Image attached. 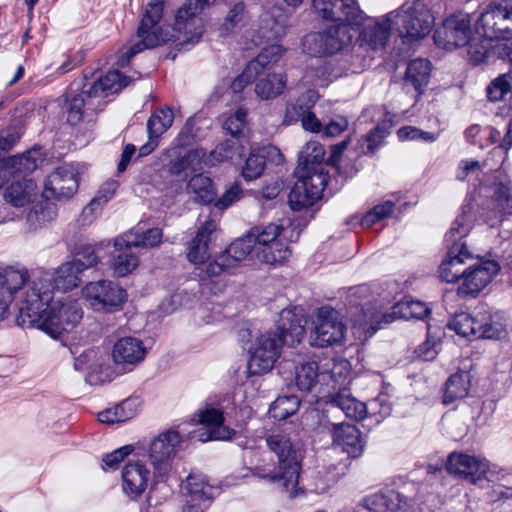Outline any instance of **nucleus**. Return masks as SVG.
Segmentation results:
<instances>
[{
    "label": "nucleus",
    "mask_w": 512,
    "mask_h": 512,
    "mask_svg": "<svg viewBox=\"0 0 512 512\" xmlns=\"http://www.w3.org/2000/svg\"><path fill=\"white\" fill-rule=\"evenodd\" d=\"M28 279L24 266L0 268V321L8 317L15 302L21 325L34 326L55 339L72 332L84 315L79 301L70 295L55 298L47 274Z\"/></svg>",
    "instance_id": "1"
},
{
    "label": "nucleus",
    "mask_w": 512,
    "mask_h": 512,
    "mask_svg": "<svg viewBox=\"0 0 512 512\" xmlns=\"http://www.w3.org/2000/svg\"><path fill=\"white\" fill-rule=\"evenodd\" d=\"M185 489L187 494L183 512H204L217 492L216 487L200 473H193L187 477Z\"/></svg>",
    "instance_id": "26"
},
{
    "label": "nucleus",
    "mask_w": 512,
    "mask_h": 512,
    "mask_svg": "<svg viewBox=\"0 0 512 512\" xmlns=\"http://www.w3.org/2000/svg\"><path fill=\"white\" fill-rule=\"evenodd\" d=\"M448 328L457 335L470 339L476 338L477 331L480 328L478 320L468 313H459L455 315L448 323Z\"/></svg>",
    "instance_id": "52"
},
{
    "label": "nucleus",
    "mask_w": 512,
    "mask_h": 512,
    "mask_svg": "<svg viewBox=\"0 0 512 512\" xmlns=\"http://www.w3.org/2000/svg\"><path fill=\"white\" fill-rule=\"evenodd\" d=\"M299 405L300 401L297 396H281L271 404L269 413L276 420H284L295 414Z\"/></svg>",
    "instance_id": "54"
},
{
    "label": "nucleus",
    "mask_w": 512,
    "mask_h": 512,
    "mask_svg": "<svg viewBox=\"0 0 512 512\" xmlns=\"http://www.w3.org/2000/svg\"><path fill=\"white\" fill-rule=\"evenodd\" d=\"M393 24L388 21V14L381 19H370L367 15L355 35L354 43L365 49L383 48L389 38Z\"/></svg>",
    "instance_id": "28"
},
{
    "label": "nucleus",
    "mask_w": 512,
    "mask_h": 512,
    "mask_svg": "<svg viewBox=\"0 0 512 512\" xmlns=\"http://www.w3.org/2000/svg\"><path fill=\"white\" fill-rule=\"evenodd\" d=\"M98 262L96 250L91 245L83 246L75 253L71 261L61 264L55 271V285L57 288L69 291L76 288L81 279V274Z\"/></svg>",
    "instance_id": "18"
},
{
    "label": "nucleus",
    "mask_w": 512,
    "mask_h": 512,
    "mask_svg": "<svg viewBox=\"0 0 512 512\" xmlns=\"http://www.w3.org/2000/svg\"><path fill=\"white\" fill-rule=\"evenodd\" d=\"M465 209L466 206L463 208L462 215L456 219V221L451 225L449 231L446 233V241L448 243H452V246L456 245L460 247L463 242L457 243V241L466 237L473 226V219L470 215H467Z\"/></svg>",
    "instance_id": "55"
},
{
    "label": "nucleus",
    "mask_w": 512,
    "mask_h": 512,
    "mask_svg": "<svg viewBox=\"0 0 512 512\" xmlns=\"http://www.w3.org/2000/svg\"><path fill=\"white\" fill-rule=\"evenodd\" d=\"M440 346L441 336L429 328L426 341L416 350L417 356L425 361L434 360L439 353Z\"/></svg>",
    "instance_id": "61"
},
{
    "label": "nucleus",
    "mask_w": 512,
    "mask_h": 512,
    "mask_svg": "<svg viewBox=\"0 0 512 512\" xmlns=\"http://www.w3.org/2000/svg\"><path fill=\"white\" fill-rule=\"evenodd\" d=\"M313 8L322 18L338 23L335 27L353 32H358L366 18L357 0H313Z\"/></svg>",
    "instance_id": "12"
},
{
    "label": "nucleus",
    "mask_w": 512,
    "mask_h": 512,
    "mask_svg": "<svg viewBox=\"0 0 512 512\" xmlns=\"http://www.w3.org/2000/svg\"><path fill=\"white\" fill-rule=\"evenodd\" d=\"M303 315L294 309H283L278 320V333L258 329L241 330L239 337L248 354L247 373L250 376L269 372L280 356L282 344L294 346L304 336Z\"/></svg>",
    "instance_id": "2"
},
{
    "label": "nucleus",
    "mask_w": 512,
    "mask_h": 512,
    "mask_svg": "<svg viewBox=\"0 0 512 512\" xmlns=\"http://www.w3.org/2000/svg\"><path fill=\"white\" fill-rule=\"evenodd\" d=\"M395 204L390 200H386L378 205H375L369 210L362 218V225L371 227L379 221L390 217L394 211Z\"/></svg>",
    "instance_id": "59"
},
{
    "label": "nucleus",
    "mask_w": 512,
    "mask_h": 512,
    "mask_svg": "<svg viewBox=\"0 0 512 512\" xmlns=\"http://www.w3.org/2000/svg\"><path fill=\"white\" fill-rule=\"evenodd\" d=\"M482 26L485 34L501 40L512 39V3L491 2L482 12Z\"/></svg>",
    "instance_id": "21"
},
{
    "label": "nucleus",
    "mask_w": 512,
    "mask_h": 512,
    "mask_svg": "<svg viewBox=\"0 0 512 512\" xmlns=\"http://www.w3.org/2000/svg\"><path fill=\"white\" fill-rule=\"evenodd\" d=\"M286 28L287 15L283 8L278 6L265 8L251 41L254 45H258L264 41L276 40L286 34Z\"/></svg>",
    "instance_id": "27"
},
{
    "label": "nucleus",
    "mask_w": 512,
    "mask_h": 512,
    "mask_svg": "<svg viewBox=\"0 0 512 512\" xmlns=\"http://www.w3.org/2000/svg\"><path fill=\"white\" fill-rule=\"evenodd\" d=\"M39 195V187L35 180L23 178L9 183L3 191L6 204L22 208L32 204Z\"/></svg>",
    "instance_id": "31"
},
{
    "label": "nucleus",
    "mask_w": 512,
    "mask_h": 512,
    "mask_svg": "<svg viewBox=\"0 0 512 512\" xmlns=\"http://www.w3.org/2000/svg\"><path fill=\"white\" fill-rule=\"evenodd\" d=\"M186 191L196 202L208 204L216 199V188L213 180L202 173L192 176L187 184Z\"/></svg>",
    "instance_id": "42"
},
{
    "label": "nucleus",
    "mask_w": 512,
    "mask_h": 512,
    "mask_svg": "<svg viewBox=\"0 0 512 512\" xmlns=\"http://www.w3.org/2000/svg\"><path fill=\"white\" fill-rule=\"evenodd\" d=\"M147 353L148 348L141 339L125 336L114 343L111 357L117 367L130 372L143 363Z\"/></svg>",
    "instance_id": "23"
},
{
    "label": "nucleus",
    "mask_w": 512,
    "mask_h": 512,
    "mask_svg": "<svg viewBox=\"0 0 512 512\" xmlns=\"http://www.w3.org/2000/svg\"><path fill=\"white\" fill-rule=\"evenodd\" d=\"M324 155V147L319 142H308L300 152L297 169L304 172L313 173L315 168L321 167V169L327 175L326 167L322 163Z\"/></svg>",
    "instance_id": "44"
},
{
    "label": "nucleus",
    "mask_w": 512,
    "mask_h": 512,
    "mask_svg": "<svg viewBox=\"0 0 512 512\" xmlns=\"http://www.w3.org/2000/svg\"><path fill=\"white\" fill-rule=\"evenodd\" d=\"M286 83L287 77L284 73L268 74L256 83L255 93L263 100L273 99L283 93Z\"/></svg>",
    "instance_id": "47"
},
{
    "label": "nucleus",
    "mask_w": 512,
    "mask_h": 512,
    "mask_svg": "<svg viewBox=\"0 0 512 512\" xmlns=\"http://www.w3.org/2000/svg\"><path fill=\"white\" fill-rule=\"evenodd\" d=\"M332 445L346 453L349 457L357 458L362 455L365 441L356 426L348 423L333 424L331 427Z\"/></svg>",
    "instance_id": "30"
},
{
    "label": "nucleus",
    "mask_w": 512,
    "mask_h": 512,
    "mask_svg": "<svg viewBox=\"0 0 512 512\" xmlns=\"http://www.w3.org/2000/svg\"><path fill=\"white\" fill-rule=\"evenodd\" d=\"M492 205L499 214L510 213L512 211V189L506 185H499L495 189Z\"/></svg>",
    "instance_id": "64"
},
{
    "label": "nucleus",
    "mask_w": 512,
    "mask_h": 512,
    "mask_svg": "<svg viewBox=\"0 0 512 512\" xmlns=\"http://www.w3.org/2000/svg\"><path fill=\"white\" fill-rule=\"evenodd\" d=\"M446 469L450 474H454L470 483L474 484L478 480L476 474L479 470V462L474 456L453 452L448 457Z\"/></svg>",
    "instance_id": "36"
},
{
    "label": "nucleus",
    "mask_w": 512,
    "mask_h": 512,
    "mask_svg": "<svg viewBox=\"0 0 512 512\" xmlns=\"http://www.w3.org/2000/svg\"><path fill=\"white\" fill-rule=\"evenodd\" d=\"M285 49L278 43L265 47L256 58L250 61V70L256 67L262 72L266 67L277 63L284 55Z\"/></svg>",
    "instance_id": "56"
},
{
    "label": "nucleus",
    "mask_w": 512,
    "mask_h": 512,
    "mask_svg": "<svg viewBox=\"0 0 512 512\" xmlns=\"http://www.w3.org/2000/svg\"><path fill=\"white\" fill-rule=\"evenodd\" d=\"M216 0H187L179 8L175 17V30L182 33L185 40L197 42L204 32L203 10Z\"/></svg>",
    "instance_id": "19"
},
{
    "label": "nucleus",
    "mask_w": 512,
    "mask_h": 512,
    "mask_svg": "<svg viewBox=\"0 0 512 512\" xmlns=\"http://www.w3.org/2000/svg\"><path fill=\"white\" fill-rule=\"evenodd\" d=\"M255 256V245L249 233L233 241L224 252L209 262L205 271V278L220 276L222 273L237 266L251 254Z\"/></svg>",
    "instance_id": "20"
},
{
    "label": "nucleus",
    "mask_w": 512,
    "mask_h": 512,
    "mask_svg": "<svg viewBox=\"0 0 512 512\" xmlns=\"http://www.w3.org/2000/svg\"><path fill=\"white\" fill-rule=\"evenodd\" d=\"M206 167L205 151L192 149L170 162L168 172L172 176H184L202 170Z\"/></svg>",
    "instance_id": "37"
},
{
    "label": "nucleus",
    "mask_w": 512,
    "mask_h": 512,
    "mask_svg": "<svg viewBox=\"0 0 512 512\" xmlns=\"http://www.w3.org/2000/svg\"><path fill=\"white\" fill-rule=\"evenodd\" d=\"M397 136L400 141H422L432 143L438 139V133L423 131L414 126H404L398 129Z\"/></svg>",
    "instance_id": "62"
},
{
    "label": "nucleus",
    "mask_w": 512,
    "mask_h": 512,
    "mask_svg": "<svg viewBox=\"0 0 512 512\" xmlns=\"http://www.w3.org/2000/svg\"><path fill=\"white\" fill-rule=\"evenodd\" d=\"M471 374L469 371L461 370L447 380L443 394V403L448 405L464 398L469 391Z\"/></svg>",
    "instance_id": "43"
},
{
    "label": "nucleus",
    "mask_w": 512,
    "mask_h": 512,
    "mask_svg": "<svg viewBox=\"0 0 512 512\" xmlns=\"http://www.w3.org/2000/svg\"><path fill=\"white\" fill-rule=\"evenodd\" d=\"M266 442L278 458L279 471L272 479L289 497L295 496L301 469V450L294 447L290 439L281 433L270 435Z\"/></svg>",
    "instance_id": "6"
},
{
    "label": "nucleus",
    "mask_w": 512,
    "mask_h": 512,
    "mask_svg": "<svg viewBox=\"0 0 512 512\" xmlns=\"http://www.w3.org/2000/svg\"><path fill=\"white\" fill-rule=\"evenodd\" d=\"M142 408V400L138 397H129L119 404L98 413V420L105 424H116L134 418Z\"/></svg>",
    "instance_id": "34"
},
{
    "label": "nucleus",
    "mask_w": 512,
    "mask_h": 512,
    "mask_svg": "<svg viewBox=\"0 0 512 512\" xmlns=\"http://www.w3.org/2000/svg\"><path fill=\"white\" fill-rule=\"evenodd\" d=\"M192 420L206 429L197 435L201 442L230 440L234 435V430L224 425L223 412L216 407L206 405L200 408Z\"/></svg>",
    "instance_id": "24"
},
{
    "label": "nucleus",
    "mask_w": 512,
    "mask_h": 512,
    "mask_svg": "<svg viewBox=\"0 0 512 512\" xmlns=\"http://www.w3.org/2000/svg\"><path fill=\"white\" fill-rule=\"evenodd\" d=\"M182 442V437L176 430H166L156 436L147 449L137 451L147 453L146 460L154 469L155 477H165L172 469V459L175 457Z\"/></svg>",
    "instance_id": "13"
},
{
    "label": "nucleus",
    "mask_w": 512,
    "mask_h": 512,
    "mask_svg": "<svg viewBox=\"0 0 512 512\" xmlns=\"http://www.w3.org/2000/svg\"><path fill=\"white\" fill-rule=\"evenodd\" d=\"M76 370L86 375L90 384L109 382L114 378V372L108 363L107 356L99 349H88L75 360Z\"/></svg>",
    "instance_id": "22"
},
{
    "label": "nucleus",
    "mask_w": 512,
    "mask_h": 512,
    "mask_svg": "<svg viewBox=\"0 0 512 512\" xmlns=\"http://www.w3.org/2000/svg\"><path fill=\"white\" fill-rule=\"evenodd\" d=\"M162 12L163 0H152L147 4L137 31L140 41L120 50V56L117 60L120 67L126 66L133 56L144 49L154 48L174 38V35L169 31H164L162 27L157 26L162 17Z\"/></svg>",
    "instance_id": "5"
},
{
    "label": "nucleus",
    "mask_w": 512,
    "mask_h": 512,
    "mask_svg": "<svg viewBox=\"0 0 512 512\" xmlns=\"http://www.w3.org/2000/svg\"><path fill=\"white\" fill-rule=\"evenodd\" d=\"M83 166L64 164L57 167L45 179L42 195L46 199L64 200L71 198L78 190Z\"/></svg>",
    "instance_id": "16"
},
{
    "label": "nucleus",
    "mask_w": 512,
    "mask_h": 512,
    "mask_svg": "<svg viewBox=\"0 0 512 512\" xmlns=\"http://www.w3.org/2000/svg\"><path fill=\"white\" fill-rule=\"evenodd\" d=\"M118 186L119 183L116 180L109 179L105 181L100 186L95 197L83 209L82 217L90 218V220H92V218H94L101 211L103 206L113 198Z\"/></svg>",
    "instance_id": "48"
},
{
    "label": "nucleus",
    "mask_w": 512,
    "mask_h": 512,
    "mask_svg": "<svg viewBox=\"0 0 512 512\" xmlns=\"http://www.w3.org/2000/svg\"><path fill=\"white\" fill-rule=\"evenodd\" d=\"M299 175L289 194L290 207L295 210L313 205L321 198L328 176L321 167L315 168L313 173L297 169Z\"/></svg>",
    "instance_id": "15"
},
{
    "label": "nucleus",
    "mask_w": 512,
    "mask_h": 512,
    "mask_svg": "<svg viewBox=\"0 0 512 512\" xmlns=\"http://www.w3.org/2000/svg\"><path fill=\"white\" fill-rule=\"evenodd\" d=\"M38 155V151L32 150L21 156H14L3 160L0 163V186L3 183L5 173L9 170L23 173L35 170L38 165Z\"/></svg>",
    "instance_id": "45"
},
{
    "label": "nucleus",
    "mask_w": 512,
    "mask_h": 512,
    "mask_svg": "<svg viewBox=\"0 0 512 512\" xmlns=\"http://www.w3.org/2000/svg\"><path fill=\"white\" fill-rule=\"evenodd\" d=\"M335 77L332 76L331 67L329 65H321L310 68L305 75L306 82L318 87H327L333 82Z\"/></svg>",
    "instance_id": "63"
},
{
    "label": "nucleus",
    "mask_w": 512,
    "mask_h": 512,
    "mask_svg": "<svg viewBox=\"0 0 512 512\" xmlns=\"http://www.w3.org/2000/svg\"><path fill=\"white\" fill-rule=\"evenodd\" d=\"M322 385L331 386L333 390L346 389L351 377V364L346 359H330L321 368Z\"/></svg>",
    "instance_id": "33"
},
{
    "label": "nucleus",
    "mask_w": 512,
    "mask_h": 512,
    "mask_svg": "<svg viewBox=\"0 0 512 512\" xmlns=\"http://www.w3.org/2000/svg\"><path fill=\"white\" fill-rule=\"evenodd\" d=\"M56 217V206L52 203H46L44 206L30 211L27 216V221L32 229H37L51 222Z\"/></svg>",
    "instance_id": "58"
},
{
    "label": "nucleus",
    "mask_w": 512,
    "mask_h": 512,
    "mask_svg": "<svg viewBox=\"0 0 512 512\" xmlns=\"http://www.w3.org/2000/svg\"><path fill=\"white\" fill-rule=\"evenodd\" d=\"M299 175L289 194L290 207L295 210L313 205L321 198L328 176L321 167L315 168L313 173L297 169Z\"/></svg>",
    "instance_id": "14"
},
{
    "label": "nucleus",
    "mask_w": 512,
    "mask_h": 512,
    "mask_svg": "<svg viewBox=\"0 0 512 512\" xmlns=\"http://www.w3.org/2000/svg\"><path fill=\"white\" fill-rule=\"evenodd\" d=\"M507 335V319L501 312H494L482 319V338L502 339Z\"/></svg>",
    "instance_id": "50"
},
{
    "label": "nucleus",
    "mask_w": 512,
    "mask_h": 512,
    "mask_svg": "<svg viewBox=\"0 0 512 512\" xmlns=\"http://www.w3.org/2000/svg\"><path fill=\"white\" fill-rule=\"evenodd\" d=\"M271 157L276 164L283 162L282 153L276 147H267L252 151L242 167V176L245 180H253L261 176L265 168V157Z\"/></svg>",
    "instance_id": "35"
},
{
    "label": "nucleus",
    "mask_w": 512,
    "mask_h": 512,
    "mask_svg": "<svg viewBox=\"0 0 512 512\" xmlns=\"http://www.w3.org/2000/svg\"><path fill=\"white\" fill-rule=\"evenodd\" d=\"M347 327L342 316L334 309L324 307L314 315L310 333V344L314 347L343 345Z\"/></svg>",
    "instance_id": "10"
},
{
    "label": "nucleus",
    "mask_w": 512,
    "mask_h": 512,
    "mask_svg": "<svg viewBox=\"0 0 512 512\" xmlns=\"http://www.w3.org/2000/svg\"><path fill=\"white\" fill-rule=\"evenodd\" d=\"M162 236V231L159 228H152L142 233L130 231L116 238L115 245L117 247L153 248L161 243Z\"/></svg>",
    "instance_id": "41"
},
{
    "label": "nucleus",
    "mask_w": 512,
    "mask_h": 512,
    "mask_svg": "<svg viewBox=\"0 0 512 512\" xmlns=\"http://www.w3.org/2000/svg\"><path fill=\"white\" fill-rule=\"evenodd\" d=\"M217 223L213 220L205 221L197 231L196 236L192 239L189 244L187 251V260L193 265L200 267L205 265L207 267V261L211 257V244L216 239ZM202 269L199 273V277L204 280V271ZM210 278H205L209 280Z\"/></svg>",
    "instance_id": "25"
},
{
    "label": "nucleus",
    "mask_w": 512,
    "mask_h": 512,
    "mask_svg": "<svg viewBox=\"0 0 512 512\" xmlns=\"http://www.w3.org/2000/svg\"><path fill=\"white\" fill-rule=\"evenodd\" d=\"M281 224L270 223L252 228L248 233L255 245V258L261 264L276 266L290 257V250L281 241Z\"/></svg>",
    "instance_id": "8"
},
{
    "label": "nucleus",
    "mask_w": 512,
    "mask_h": 512,
    "mask_svg": "<svg viewBox=\"0 0 512 512\" xmlns=\"http://www.w3.org/2000/svg\"><path fill=\"white\" fill-rule=\"evenodd\" d=\"M321 370L311 358L301 357L295 364V384L302 391H311L318 383L322 384Z\"/></svg>",
    "instance_id": "38"
},
{
    "label": "nucleus",
    "mask_w": 512,
    "mask_h": 512,
    "mask_svg": "<svg viewBox=\"0 0 512 512\" xmlns=\"http://www.w3.org/2000/svg\"><path fill=\"white\" fill-rule=\"evenodd\" d=\"M357 32L345 27H329L323 32L307 34L302 41L303 51L312 56L333 55L350 48Z\"/></svg>",
    "instance_id": "11"
},
{
    "label": "nucleus",
    "mask_w": 512,
    "mask_h": 512,
    "mask_svg": "<svg viewBox=\"0 0 512 512\" xmlns=\"http://www.w3.org/2000/svg\"><path fill=\"white\" fill-rule=\"evenodd\" d=\"M174 114L170 108H161L156 110L147 122L148 133L151 136L158 138L167 129H169L173 123Z\"/></svg>",
    "instance_id": "53"
},
{
    "label": "nucleus",
    "mask_w": 512,
    "mask_h": 512,
    "mask_svg": "<svg viewBox=\"0 0 512 512\" xmlns=\"http://www.w3.org/2000/svg\"><path fill=\"white\" fill-rule=\"evenodd\" d=\"M431 65L426 59L412 60L406 70V81L419 91L428 83Z\"/></svg>",
    "instance_id": "49"
},
{
    "label": "nucleus",
    "mask_w": 512,
    "mask_h": 512,
    "mask_svg": "<svg viewBox=\"0 0 512 512\" xmlns=\"http://www.w3.org/2000/svg\"><path fill=\"white\" fill-rule=\"evenodd\" d=\"M81 296L89 309L99 313L121 310L128 298L126 290L118 283L104 279L86 283Z\"/></svg>",
    "instance_id": "9"
},
{
    "label": "nucleus",
    "mask_w": 512,
    "mask_h": 512,
    "mask_svg": "<svg viewBox=\"0 0 512 512\" xmlns=\"http://www.w3.org/2000/svg\"><path fill=\"white\" fill-rule=\"evenodd\" d=\"M489 140L492 144L499 143V146L494 148L493 153L498 156L499 163H503L508 150L512 147V121L507 124L504 134L491 128Z\"/></svg>",
    "instance_id": "57"
},
{
    "label": "nucleus",
    "mask_w": 512,
    "mask_h": 512,
    "mask_svg": "<svg viewBox=\"0 0 512 512\" xmlns=\"http://www.w3.org/2000/svg\"><path fill=\"white\" fill-rule=\"evenodd\" d=\"M327 398V402L340 408L348 418L359 421L366 417V404L353 397L347 389L330 394Z\"/></svg>",
    "instance_id": "40"
},
{
    "label": "nucleus",
    "mask_w": 512,
    "mask_h": 512,
    "mask_svg": "<svg viewBox=\"0 0 512 512\" xmlns=\"http://www.w3.org/2000/svg\"><path fill=\"white\" fill-rule=\"evenodd\" d=\"M461 284L458 294L462 296L477 297L480 292V264L477 262L464 269L460 274Z\"/></svg>",
    "instance_id": "51"
},
{
    "label": "nucleus",
    "mask_w": 512,
    "mask_h": 512,
    "mask_svg": "<svg viewBox=\"0 0 512 512\" xmlns=\"http://www.w3.org/2000/svg\"><path fill=\"white\" fill-rule=\"evenodd\" d=\"M133 247H117L114 244V255L110 267L114 275L125 277L132 273L139 265L138 257L131 252Z\"/></svg>",
    "instance_id": "46"
},
{
    "label": "nucleus",
    "mask_w": 512,
    "mask_h": 512,
    "mask_svg": "<svg viewBox=\"0 0 512 512\" xmlns=\"http://www.w3.org/2000/svg\"><path fill=\"white\" fill-rule=\"evenodd\" d=\"M388 21L402 38L410 41L426 37L434 23L429 8L421 0L406 2L391 11L388 13Z\"/></svg>",
    "instance_id": "7"
},
{
    "label": "nucleus",
    "mask_w": 512,
    "mask_h": 512,
    "mask_svg": "<svg viewBox=\"0 0 512 512\" xmlns=\"http://www.w3.org/2000/svg\"><path fill=\"white\" fill-rule=\"evenodd\" d=\"M129 84L127 77L121 76L118 71H110L101 77L97 82L90 84L85 89L89 98H104L110 94L117 93Z\"/></svg>",
    "instance_id": "39"
},
{
    "label": "nucleus",
    "mask_w": 512,
    "mask_h": 512,
    "mask_svg": "<svg viewBox=\"0 0 512 512\" xmlns=\"http://www.w3.org/2000/svg\"><path fill=\"white\" fill-rule=\"evenodd\" d=\"M480 16L458 13L448 17L434 33L435 44L446 50L466 47L467 60L474 66L480 63Z\"/></svg>",
    "instance_id": "3"
},
{
    "label": "nucleus",
    "mask_w": 512,
    "mask_h": 512,
    "mask_svg": "<svg viewBox=\"0 0 512 512\" xmlns=\"http://www.w3.org/2000/svg\"><path fill=\"white\" fill-rule=\"evenodd\" d=\"M429 312L430 309L425 303L412 299L398 302L390 312H379L367 308L360 318L354 320V334L359 340L365 341L382 325L389 324L396 319H424Z\"/></svg>",
    "instance_id": "4"
},
{
    "label": "nucleus",
    "mask_w": 512,
    "mask_h": 512,
    "mask_svg": "<svg viewBox=\"0 0 512 512\" xmlns=\"http://www.w3.org/2000/svg\"><path fill=\"white\" fill-rule=\"evenodd\" d=\"M95 98H89V95L85 93V89L78 95H75L69 100L68 107V122L71 124H77L83 115L84 106H92Z\"/></svg>",
    "instance_id": "60"
},
{
    "label": "nucleus",
    "mask_w": 512,
    "mask_h": 512,
    "mask_svg": "<svg viewBox=\"0 0 512 512\" xmlns=\"http://www.w3.org/2000/svg\"><path fill=\"white\" fill-rule=\"evenodd\" d=\"M357 512H425L417 500L409 499L399 493L388 496L374 495L365 500Z\"/></svg>",
    "instance_id": "29"
},
{
    "label": "nucleus",
    "mask_w": 512,
    "mask_h": 512,
    "mask_svg": "<svg viewBox=\"0 0 512 512\" xmlns=\"http://www.w3.org/2000/svg\"><path fill=\"white\" fill-rule=\"evenodd\" d=\"M473 256L469 252L467 243H462L460 247L453 245L449 249L447 257L442 261L439 267V277L447 283H455L460 280L463 265Z\"/></svg>",
    "instance_id": "32"
},
{
    "label": "nucleus",
    "mask_w": 512,
    "mask_h": 512,
    "mask_svg": "<svg viewBox=\"0 0 512 512\" xmlns=\"http://www.w3.org/2000/svg\"><path fill=\"white\" fill-rule=\"evenodd\" d=\"M147 453L145 451H137L124 465L121 473L123 492L130 498L135 499L142 495L150 482L155 479L159 480L163 477H155L148 467Z\"/></svg>",
    "instance_id": "17"
}]
</instances>
